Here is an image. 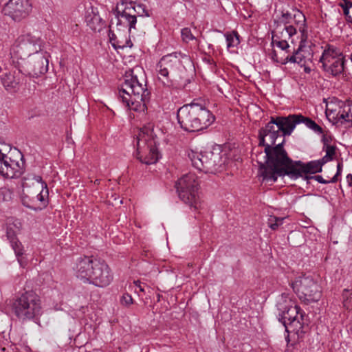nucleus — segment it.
Here are the masks:
<instances>
[{"mask_svg": "<svg viewBox=\"0 0 352 352\" xmlns=\"http://www.w3.org/2000/svg\"><path fill=\"white\" fill-rule=\"evenodd\" d=\"M74 276L83 283L99 287L108 286L113 280L109 265L93 256L80 257L73 267Z\"/></svg>", "mask_w": 352, "mask_h": 352, "instance_id": "1", "label": "nucleus"}, {"mask_svg": "<svg viewBox=\"0 0 352 352\" xmlns=\"http://www.w3.org/2000/svg\"><path fill=\"white\" fill-rule=\"evenodd\" d=\"M177 118L182 129L196 132L209 127L215 120L213 113L204 105L191 102L180 107Z\"/></svg>", "mask_w": 352, "mask_h": 352, "instance_id": "2", "label": "nucleus"}, {"mask_svg": "<svg viewBox=\"0 0 352 352\" xmlns=\"http://www.w3.org/2000/svg\"><path fill=\"white\" fill-rule=\"evenodd\" d=\"M146 87V85L140 82L132 72H126L119 90V99L128 109L144 112L146 110V102L148 100L150 94Z\"/></svg>", "mask_w": 352, "mask_h": 352, "instance_id": "3", "label": "nucleus"}, {"mask_svg": "<svg viewBox=\"0 0 352 352\" xmlns=\"http://www.w3.org/2000/svg\"><path fill=\"white\" fill-rule=\"evenodd\" d=\"M297 18L296 13L292 16L290 13L286 12L274 21V29L272 30V43L274 47L279 48L281 52L279 56L290 54L291 43H294V36L298 34Z\"/></svg>", "mask_w": 352, "mask_h": 352, "instance_id": "4", "label": "nucleus"}, {"mask_svg": "<svg viewBox=\"0 0 352 352\" xmlns=\"http://www.w3.org/2000/svg\"><path fill=\"white\" fill-rule=\"evenodd\" d=\"M296 16L298 19L296 25L298 28L300 36V45L297 50L290 54L279 56L276 50H274L271 54L272 60L281 65H287V63L298 64L300 67L305 66L311 61L313 54L311 50L307 49L306 43L308 38L307 28L305 24V16L299 10L296 12Z\"/></svg>", "mask_w": 352, "mask_h": 352, "instance_id": "5", "label": "nucleus"}, {"mask_svg": "<svg viewBox=\"0 0 352 352\" xmlns=\"http://www.w3.org/2000/svg\"><path fill=\"white\" fill-rule=\"evenodd\" d=\"M190 58L180 52H175L162 56L155 67L157 79L167 87L173 85V82L181 78L184 71V62H189Z\"/></svg>", "mask_w": 352, "mask_h": 352, "instance_id": "6", "label": "nucleus"}, {"mask_svg": "<svg viewBox=\"0 0 352 352\" xmlns=\"http://www.w3.org/2000/svg\"><path fill=\"white\" fill-rule=\"evenodd\" d=\"M280 312L281 320L287 333L294 332L300 334L302 332L305 324V312L293 302L286 294H283L276 304Z\"/></svg>", "mask_w": 352, "mask_h": 352, "instance_id": "7", "label": "nucleus"}, {"mask_svg": "<svg viewBox=\"0 0 352 352\" xmlns=\"http://www.w3.org/2000/svg\"><path fill=\"white\" fill-rule=\"evenodd\" d=\"M40 296L33 291H25L16 295L10 301L12 311L22 320H30L42 314Z\"/></svg>", "mask_w": 352, "mask_h": 352, "instance_id": "8", "label": "nucleus"}, {"mask_svg": "<svg viewBox=\"0 0 352 352\" xmlns=\"http://www.w3.org/2000/svg\"><path fill=\"white\" fill-rule=\"evenodd\" d=\"M188 157L196 169L204 173L221 171L228 162L226 154L217 149L200 153L191 151Z\"/></svg>", "mask_w": 352, "mask_h": 352, "instance_id": "9", "label": "nucleus"}, {"mask_svg": "<svg viewBox=\"0 0 352 352\" xmlns=\"http://www.w3.org/2000/svg\"><path fill=\"white\" fill-rule=\"evenodd\" d=\"M44 41L38 36L30 33L21 34L10 48L12 62H21L28 57L41 51Z\"/></svg>", "mask_w": 352, "mask_h": 352, "instance_id": "10", "label": "nucleus"}, {"mask_svg": "<svg viewBox=\"0 0 352 352\" xmlns=\"http://www.w3.org/2000/svg\"><path fill=\"white\" fill-rule=\"evenodd\" d=\"M34 189L28 188L27 193L21 196L22 204L33 210H41L48 204L49 190L47 184L39 175H33Z\"/></svg>", "mask_w": 352, "mask_h": 352, "instance_id": "11", "label": "nucleus"}, {"mask_svg": "<svg viewBox=\"0 0 352 352\" xmlns=\"http://www.w3.org/2000/svg\"><path fill=\"white\" fill-rule=\"evenodd\" d=\"M327 118L333 124L352 127V102L330 98L326 104Z\"/></svg>", "mask_w": 352, "mask_h": 352, "instance_id": "12", "label": "nucleus"}, {"mask_svg": "<svg viewBox=\"0 0 352 352\" xmlns=\"http://www.w3.org/2000/svg\"><path fill=\"white\" fill-rule=\"evenodd\" d=\"M199 186L198 178L192 173L183 175L175 184L181 200L195 210H197L201 206Z\"/></svg>", "mask_w": 352, "mask_h": 352, "instance_id": "13", "label": "nucleus"}, {"mask_svg": "<svg viewBox=\"0 0 352 352\" xmlns=\"http://www.w3.org/2000/svg\"><path fill=\"white\" fill-rule=\"evenodd\" d=\"M283 140L279 142L276 146L272 148L265 147L263 152L256 151L252 155V160L256 161L259 165L258 175L263 178V181L270 182L272 171L275 170L279 160V153H282L283 147Z\"/></svg>", "mask_w": 352, "mask_h": 352, "instance_id": "14", "label": "nucleus"}, {"mask_svg": "<svg viewBox=\"0 0 352 352\" xmlns=\"http://www.w3.org/2000/svg\"><path fill=\"white\" fill-rule=\"evenodd\" d=\"M137 157L141 162L153 164L159 160V152L153 138V133L148 129H140L135 139Z\"/></svg>", "mask_w": 352, "mask_h": 352, "instance_id": "15", "label": "nucleus"}, {"mask_svg": "<svg viewBox=\"0 0 352 352\" xmlns=\"http://www.w3.org/2000/svg\"><path fill=\"white\" fill-rule=\"evenodd\" d=\"M116 17L117 18V25L124 24L129 29V33L132 29L135 28L137 18L135 14L140 16H150L148 11L143 4L134 6L132 2H128L122 0L118 3L114 10Z\"/></svg>", "mask_w": 352, "mask_h": 352, "instance_id": "16", "label": "nucleus"}, {"mask_svg": "<svg viewBox=\"0 0 352 352\" xmlns=\"http://www.w3.org/2000/svg\"><path fill=\"white\" fill-rule=\"evenodd\" d=\"M292 287L300 300L306 304L318 302L321 298L320 286L310 276L297 278Z\"/></svg>", "mask_w": 352, "mask_h": 352, "instance_id": "17", "label": "nucleus"}, {"mask_svg": "<svg viewBox=\"0 0 352 352\" xmlns=\"http://www.w3.org/2000/svg\"><path fill=\"white\" fill-rule=\"evenodd\" d=\"M279 160L275 170L272 171L270 182H275L278 177L287 175L292 179H296L304 174L302 165L300 161L295 163L287 155L286 151L283 149L279 153Z\"/></svg>", "mask_w": 352, "mask_h": 352, "instance_id": "18", "label": "nucleus"}, {"mask_svg": "<svg viewBox=\"0 0 352 352\" xmlns=\"http://www.w3.org/2000/svg\"><path fill=\"white\" fill-rule=\"evenodd\" d=\"M48 63L47 53L43 49L21 61L20 64L25 76L37 77L47 71Z\"/></svg>", "mask_w": 352, "mask_h": 352, "instance_id": "19", "label": "nucleus"}, {"mask_svg": "<svg viewBox=\"0 0 352 352\" xmlns=\"http://www.w3.org/2000/svg\"><path fill=\"white\" fill-rule=\"evenodd\" d=\"M32 8L29 0H9L3 6V13L14 22H21L30 15Z\"/></svg>", "mask_w": 352, "mask_h": 352, "instance_id": "20", "label": "nucleus"}, {"mask_svg": "<svg viewBox=\"0 0 352 352\" xmlns=\"http://www.w3.org/2000/svg\"><path fill=\"white\" fill-rule=\"evenodd\" d=\"M13 69L9 72H4L1 75V81L6 89L10 93H16L20 85L23 83L26 76L23 72V69L20 62H12Z\"/></svg>", "mask_w": 352, "mask_h": 352, "instance_id": "21", "label": "nucleus"}, {"mask_svg": "<svg viewBox=\"0 0 352 352\" xmlns=\"http://www.w3.org/2000/svg\"><path fill=\"white\" fill-rule=\"evenodd\" d=\"M21 162L12 160L2 152L0 153V174L8 179L20 177L24 172L23 155L17 150Z\"/></svg>", "mask_w": 352, "mask_h": 352, "instance_id": "22", "label": "nucleus"}, {"mask_svg": "<svg viewBox=\"0 0 352 352\" xmlns=\"http://www.w3.org/2000/svg\"><path fill=\"white\" fill-rule=\"evenodd\" d=\"M274 117H271L270 121L264 128L259 130V146H264L268 148L276 146L279 142H285L283 135L275 124Z\"/></svg>", "mask_w": 352, "mask_h": 352, "instance_id": "23", "label": "nucleus"}, {"mask_svg": "<svg viewBox=\"0 0 352 352\" xmlns=\"http://www.w3.org/2000/svg\"><path fill=\"white\" fill-rule=\"evenodd\" d=\"M274 120L283 136L290 135L296 126L299 124L298 114L289 115L287 117H274Z\"/></svg>", "mask_w": 352, "mask_h": 352, "instance_id": "24", "label": "nucleus"}, {"mask_svg": "<svg viewBox=\"0 0 352 352\" xmlns=\"http://www.w3.org/2000/svg\"><path fill=\"white\" fill-rule=\"evenodd\" d=\"M339 58H344V55L341 50L336 46L328 45L324 47L319 62L322 65L327 63L334 62Z\"/></svg>", "mask_w": 352, "mask_h": 352, "instance_id": "25", "label": "nucleus"}, {"mask_svg": "<svg viewBox=\"0 0 352 352\" xmlns=\"http://www.w3.org/2000/svg\"><path fill=\"white\" fill-rule=\"evenodd\" d=\"M322 69L329 75L338 76L342 74L344 69V58L336 60L334 62L327 63L322 65Z\"/></svg>", "mask_w": 352, "mask_h": 352, "instance_id": "26", "label": "nucleus"}, {"mask_svg": "<svg viewBox=\"0 0 352 352\" xmlns=\"http://www.w3.org/2000/svg\"><path fill=\"white\" fill-rule=\"evenodd\" d=\"M85 21L87 25L94 31H100L102 28V20L100 15L95 12L93 9L91 12L87 11L85 16Z\"/></svg>", "mask_w": 352, "mask_h": 352, "instance_id": "27", "label": "nucleus"}, {"mask_svg": "<svg viewBox=\"0 0 352 352\" xmlns=\"http://www.w3.org/2000/svg\"><path fill=\"white\" fill-rule=\"evenodd\" d=\"M298 120H299V124L303 123L305 125L308 127L309 129L314 131L315 133L318 134H321L322 133V129L320 127L318 124H316L315 121L313 120L305 117L301 114H298Z\"/></svg>", "mask_w": 352, "mask_h": 352, "instance_id": "28", "label": "nucleus"}, {"mask_svg": "<svg viewBox=\"0 0 352 352\" xmlns=\"http://www.w3.org/2000/svg\"><path fill=\"white\" fill-rule=\"evenodd\" d=\"M304 174H315L322 171L321 164L318 160L311 161L307 164L302 163Z\"/></svg>", "mask_w": 352, "mask_h": 352, "instance_id": "29", "label": "nucleus"}, {"mask_svg": "<svg viewBox=\"0 0 352 352\" xmlns=\"http://www.w3.org/2000/svg\"><path fill=\"white\" fill-rule=\"evenodd\" d=\"M339 6L342 8L347 22L352 24V0H341Z\"/></svg>", "mask_w": 352, "mask_h": 352, "instance_id": "30", "label": "nucleus"}, {"mask_svg": "<svg viewBox=\"0 0 352 352\" xmlns=\"http://www.w3.org/2000/svg\"><path fill=\"white\" fill-rule=\"evenodd\" d=\"M225 36L226 38L227 48L228 50H230L232 47H236L240 43L239 35L236 32H232V33L226 34Z\"/></svg>", "mask_w": 352, "mask_h": 352, "instance_id": "31", "label": "nucleus"}, {"mask_svg": "<svg viewBox=\"0 0 352 352\" xmlns=\"http://www.w3.org/2000/svg\"><path fill=\"white\" fill-rule=\"evenodd\" d=\"M10 245L17 257L18 261L21 263L19 256L23 254V247L21 243L18 239H14L10 241Z\"/></svg>", "mask_w": 352, "mask_h": 352, "instance_id": "32", "label": "nucleus"}, {"mask_svg": "<svg viewBox=\"0 0 352 352\" xmlns=\"http://www.w3.org/2000/svg\"><path fill=\"white\" fill-rule=\"evenodd\" d=\"M343 305L348 310H352V292L344 289L342 293Z\"/></svg>", "mask_w": 352, "mask_h": 352, "instance_id": "33", "label": "nucleus"}, {"mask_svg": "<svg viewBox=\"0 0 352 352\" xmlns=\"http://www.w3.org/2000/svg\"><path fill=\"white\" fill-rule=\"evenodd\" d=\"M132 46L133 43L130 38H126L125 40H123L118 38L116 42L113 43V47L116 50H123L126 47H131Z\"/></svg>", "mask_w": 352, "mask_h": 352, "instance_id": "34", "label": "nucleus"}, {"mask_svg": "<svg viewBox=\"0 0 352 352\" xmlns=\"http://www.w3.org/2000/svg\"><path fill=\"white\" fill-rule=\"evenodd\" d=\"M285 218L270 216L268 219V226L272 230H276L283 223Z\"/></svg>", "mask_w": 352, "mask_h": 352, "instance_id": "35", "label": "nucleus"}, {"mask_svg": "<svg viewBox=\"0 0 352 352\" xmlns=\"http://www.w3.org/2000/svg\"><path fill=\"white\" fill-rule=\"evenodd\" d=\"M181 36L182 41L188 43L190 41L197 40L196 37L192 34L190 29L184 28L181 30Z\"/></svg>", "mask_w": 352, "mask_h": 352, "instance_id": "36", "label": "nucleus"}, {"mask_svg": "<svg viewBox=\"0 0 352 352\" xmlns=\"http://www.w3.org/2000/svg\"><path fill=\"white\" fill-rule=\"evenodd\" d=\"M12 192L8 188H0V200L8 201L12 198Z\"/></svg>", "mask_w": 352, "mask_h": 352, "instance_id": "37", "label": "nucleus"}, {"mask_svg": "<svg viewBox=\"0 0 352 352\" xmlns=\"http://www.w3.org/2000/svg\"><path fill=\"white\" fill-rule=\"evenodd\" d=\"M120 303L124 306H129L133 303L132 296L128 293H124L120 298Z\"/></svg>", "mask_w": 352, "mask_h": 352, "instance_id": "38", "label": "nucleus"}, {"mask_svg": "<svg viewBox=\"0 0 352 352\" xmlns=\"http://www.w3.org/2000/svg\"><path fill=\"white\" fill-rule=\"evenodd\" d=\"M325 152L327 156L333 159V156L336 153V146L331 145H327L325 146Z\"/></svg>", "mask_w": 352, "mask_h": 352, "instance_id": "39", "label": "nucleus"}, {"mask_svg": "<svg viewBox=\"0 0 352 352\" xmlns=\"http://www.w3.org/2000/svg\"><path fill=\"white\" fill-rule=\"evenodd\" d=\"M6 236H7L8 239L9 240V241H11L14 239H17L16 234L15 232L11 228H7Z\"/></svg>", "mask_w": 352, "mask_h": 352, "instance_id": "40", "label": "nucleus"}, {"mask_svg": "<svg viewBox=\"0 0 352 352\" xmlns=\"http://www.w3.org/2000/svg\"><path fill=\"white\" fill-rule=\"evenodd\" d=\"M342 168V163L339 162L337 165V173L336 174L331 178V182L332 183H335L338 180V176L341 174Z\"/></svg>", "mask_w": 352, "mask_h": 352, "instance_id": "41", "label": "nucleus"}, {"mask_svg": "<svg viewBox=\"0 0 352 352\" xmlns=\"http://www.w3.org/2000/svg\"><path fill=\"white\" fill-rule=\"evenodd\" d=\"M312 178L320 184H327L329 183H332L331 180H326L321 175H316L312 177Z\"/></svg>", "mask_w": 352, "mask_h": 352, "instance_id": "42", "label": "nucleus"}, {"mask_svg": "<svg viewBox=\"0 0 352 352\" xmlns=\"http://www.w3.org/2000/svg\"><path fill=\"white\" fill-rule=\"evenodd\" d=\"M133 284L134 285V286L136 287L135 289H134V292L135 293H137L138 294V292L137 291V288L139 289V291L141 292H144V289L142 287L141 285V283L140 280H134Z\"/></svg>", "mask_w": 352, "mask_h": 352, "instance_id": "43", "label": "nucleus"}, {"mask_svg": "<svg viewBox=\"0 0 352 352\" xmlns=\"http://www.w3.org/2000/svg\"><path fill=\"white\" fill-rule=\"evenodd\" d=\"M109 38L112 45L113 43L116 42V41L118 39V36L111 30H109Z\"/></svg>", "mask_w": 352, "mask_h": 352, "instance_id": "44", "label": "nucleus"}, {"mask_svg": "<svg viewBox=\"0 0 352 352\" xmlns=\"http://www.w3.org/2000/svg\"><path fill=\"white\" fill-rule=\"evenodd\" d=\"M332 160V158H331L329 156H327V155H325L321 160H319V162L321 164V166L322 167V166L329 162Z\"/></svg>", "mask_w": 352, "mask_h": 352, "instance_id": "45", "label": "nucleus"}, {"mask_svg": "<svg viewBox=\"0 0 352 352\" xmlns=\"http://www.w3.org/2000/svg\"><path fill=\"white\" fill-rule=\"evenodd\" d=\"M346 182L348 183V185L349 186H352V174H348L346 175Z\"/></svg>", "mask_w": 352, "mask_h": 352, "instance_id": "46", "label": "nucleus"}, {"mask_svg": "<svg viewBox=\"0 0 352 352\" xmlns=\"http://www.w3.org/2000/svg\"><path fill=\"white\" fill-rule=\"evenodd\" d=\"M304 67V71L307 74H309L311 72V69L309 67H307V65L303 66Z\"/></svg>", "mask_w": 352, "mask_h": 352, "instance_id": "47", "label": "nucleus"}, {"mask_svg": "<svg viewBox=\"0 0 352 352\" xmlns=\"http://www.w3.org/2000/svg\"><path fill=\"white\" fill-rule=\"evenodd\" d=\"M160 294H157V301H160Z\"/></svg>", "mask_w": 352, "mask_h": 352, "instance_id": "48", "label": "nucleus"}, {"mask_svg": "<svg viewBox=\"0 0 352 352\" xmlns=\"http://www.w3.org/2000/svg\"><path fill=\"white\" fill-rule=\"evenodd\" d=\"M23 187H24V188H28V184H27V183H25V184H23Z\"/></svg>", "mask_w": 352, "mask_h": 352, "instance_id": "49", "label": "nucleus"}, {"mask_svg": "<svg viewBox=\"0 0 352 352\" xmlns=\"http://www.w3.org/2000/svg\"><path fill=\"white\" fill-rule=\"evenodd\" d=\"M133 285H129V288H131V290L133 289Z\"/></svg>", "mask_w": 352, "mask_h": 352, "instance_id": "50", "label": "nucleus"}, {"mask_svg": "<svg viewBox=\"0 0 352 352\" xmlns=\"http://www.w3.org/2000/svg\"><path fill=\"white\" fill-rule=\"evenodd\" d=\"M1 153V151L0 150V153Z\"/></svg>", "mask_w": 352, "mask_h": 352, "instance_id": "51", "label": "nucleus"}]
</instances>
